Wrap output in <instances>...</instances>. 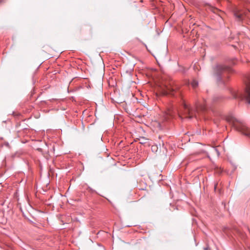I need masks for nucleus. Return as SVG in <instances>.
Wrapping results in <instances>:
<instances>
[{"mask_svg": "<svg viewBox=\"0 0 250 250\" xmlns=\"http://www.w3.org/2000/svg\"><path fill=\"white\" fill-rule=\"evenodd\" d=\"M212 151L214 152H215L216 153L217 156H219V151H218V150L215 148H212Z\"/></svg>", "mask_w": 250, "mask_h": 250, "instance_id": "1a4fd4ad", "label": "nucleus"}, {"mask_svg": "<svg viewBox=\"0 0 250 250\" xmlns=\"http://www.w3.org/2000/svg\"><path fill=\"white\" fill-rule=\"evenodd\" d=\"M2 2V0H0V3Z\"/></svg>", "mask_w": 250, "mask_h": 250, "instance_id": "4468645a", "label": "nucleus"}, {"mask_svg": "<svg viewBox=\"0 0 250 250\" xmlns=\"http://www.w3.org/2000/svg\"><path fill=\"white\" fill-rule=\"evenodd\" d=\"M174 91V89L172 88H167V90L165 91L164 92V94H166V95H167V94H171V95H173V91Z\"/></svg>", "mask_w": 250, "mask_h": 250, "instance_id": "0eeeda50", "label": "nucleus"}, {"mask_svg": "<svg viewBox=\"0 0 250 250\" xmlns=\"http://www.w3.org/2000/svg\"><path fill=\"white\" fill-rule=\"evenodd\" d=\"M179 116L180 118H181L182 119L183 118L182 117H181V115H180V113H179Z\"/></svg>", "mask_w": 250, "mask_h": 250, "instance_id": "f8f14e48", "label": "nucleus"}, {"mask_svg": "<svg viewBox=\"0 0 250 250\" xmlns=\"http://www.w3.org/2000/svg\"><path fill=\"white\" fill-rule=\"evenodd\" d=\"M216 186H217V185H215V187H214V189H216Z\"/></svg>", "mask_w": 250, "mask_h": 250, "instance_id": "ddd939ff", "label": "nucleus"}, {"mask_svg": "<svg viewBox=\"0 0 250 250\" xmlns=\"http://www.w3.org/2000/svg\"><path fill=\"white\" fill-rule=\"evenodd\" d=\"M226 119L236 130L246 136H250V129L243 120L237 119L232 115L227 116Z\"/></svg>", "mask_w": 250, "mask_h": 250, "instance_id": "f257e3e1", "label": "nucleus"}, {"mask_svg": "<svg viewBox=\"0 0 250 250\" xmlns=\"http://www.w3.org/2000/svg\"><path fill=\"white\" fill-rule=\"evenodd\" d=\"M158 124H159V126H160V128H161L162 127V125H161L160 124V123H159Z\"/></svg>", "mask_w": 250, "mask_h": 250, "instance_id": "9b49d317", "label": "nucleus"}, {"mask_svg": "<svg viewBox=\"0 0 250 250\" xmlns=\"http://www.w3.org/2000/svg\"><path fill=\"white\" fill-rule=\"evenodd\" d=\"M151 148H152V150L153 151V150H154L155 149H157V146H152Z\"/></svg>", "mask_w": 250, "mask_h": 250, "instance_id": "9d476101", "label": "nucleus"}, {"mask_svg": "<svg viewBox=\"0 0 250 250\" xmlns=\"http://www.w3.org/2000/svg\"><path fill=\"white\" fill-rule=\"evenodd\" d=\"M246 87L243 94L235 93L234 95L235 98H239L241 100H244L248 104H250V75L245 81Z\"/></svg>", "mask_w": 250, "mask_h": 250, "instance_id": "20e7f679", "label": "nucleus"}, {"mask_svg": "<svg viewBox=\"0 0 250 250\" xmlns=\"http://www.w3.org/2000/svg\"><path fill=\"white\" fill-rule=\"evenodd\" d=\"M182 108L184 110V114L186 115V118L189 119L193 117L197 118V114H199L200 111H204L207 108V103L206 102L204 104H196L195 107L193 109L188 106L184 101L182 104Z\"/></svg>", "mask_w": 250, "mask_h": 250, "instance_id": "f03ea898", "label": "nucleus"}, {"mask_svg": "<svg viewBox=\"0 0 250 250\" xmlns=\"http://www.w3.org/2000/svg\"><path fill=\"white\" fill-rule=\"evenodd\" d=\"M250 12L247 10H236L234 12V15L238 21H243L246 17H248Z\"/></svg>", "mask_w": 250, "mask_h": 250, "instance_id": "39448f33", "label": "nucleus"}, {"mask_svg": "<svg viewBox=\"0 0 250 250\" xmlns=\"http://www.w3.org/2000/svg\"><path fill=\"white\" fill-rule=\"evenodd\" d=\"M232 71V69L228 66L223 64H217L213 68L214 74L217 77L218 82L224 83L223 79L225 77V74L229 73Z\"/></svg>", "mask_w": 250, "mask_h": 250, "instance_id": "7ed1b4c3", "label": "nucleus"}, {"mask_svg": "<svg viewBox=\"0 0 250 250\" xmlns=\"http://www.w3.org/2000/svg\"><path fill=\"white\" fill-rule=\"evenodd\" d=\"M191 85L193 88H195L197 87V86L198 85V83L197 81L194 80L192 81V82L191 83Z\"/></svg>", "mask_w": 250, "mask_h": 250, "instance_id": "6e6552de", "label": "nucleus"}, {"mask_svg": "<svg viewBox=\"0 0 250 250\" xmlns=\"http://www.w3.org/2000/svg\"><path fill=\"white\" fill-rule=\"evenodd\" d=\"M173 110L169 109L167 112L164 113L163 117L162 119L163 122L168 121L171 117L173 116Z\"/></svg>", "mask_w": 250, "mask_h": 250, "instance_id": "423d86ee", "label": "nucleus"}]
</instances>
